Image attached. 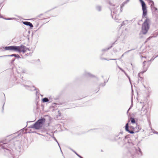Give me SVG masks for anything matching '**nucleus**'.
<instances>
[{"label":"nucleus","mask_w":158,"mask_h":158,"mask_svg":"<svg viewBox=\"0 0 158 158\" xmlns=\"http://www.w3.org/2000/svg\"><path fill=\"white\" fill-rule=\"evenodd\" d=\"M141 3L142 10L143 11V18L145 17L146 19L143 23L142 27V32L143 34H146L148 32L149 28L150 19L147 17V6L145 2L143 0H139Z\"/></svg>","instance_id":"f257e3e1"},{"label":"nucleus","mask_w":158,"mask_h":158,"mask_svg":"<svg viewBox=\"0 0 158 158\" xmlns=\"http://www.w3.org/2000/svg\"><path fill=\"white\" fill-rule=\"evenodd\" d=\"M45 119L42 118L37 121L33 126V128L36 129H39L43 126L44 123L45 121Z\"/></svg>","instance_id":"f03ea898"},{"label":"nucleus","mask_w":158,"mask_h":158,"mask_svg":"<svg viewBox=\"0 0 158 158\" xmlns=\"http://www.w3.org/2000/svg\"><path fill=\"white\" fill-rule=\"evenodd\" d=\"M128 123H127L126 124L125 126V130L127 131H128L131 134H133L135 132H137L139 131V127H137L135 128L132 126H130V129L128 128Z\"/></svg>","instance_id":"7ed1b4c3"},{"label":"nucleus","mask_w":158,"mask_h":158,"mask_svg":"<svg viewBox=\"0 0 158 158\" xmlns=\"http://www.w3.org/2000/svg\"><path fill=\"white\" fill-rule=\"evenodd\" d=\"M143 64V71L139 73V76L140 74H143L146 72L148 70V68L150 64L148 61L147 62L146 61H144Z\"/></svg>","instance_id":"20e7f679"},{"label":"nucleus","mask_w":158,"mask_h":158,"mask_svg":"<svg viewBox=\"0 0 158 158\" xmlns=\"http://www.w3.org/2000/svg\"><path fill=\"white\" fill-rule=\"evenodd\" d=\"M27 50L26 48L24 46L21 45L20 46H17V51L19 52H23L25 53Z\"/></svg>","instance_id":"39448f33"},{"label":"nucleus","mask_w":158,"mask_h":158,"mask_svg":"<svg viewBox=\"0 0 158 158\" xmlns=\"http://www.w3.org/2000/svg\"><path fill=\"white\" fill-rule=\"evenodd\" d=\"M5 50H11L17 51V46H11L5 47L4 48Z\"/></svg>","instance_id":"423d86ee"},{"label":"nucleus","mask_w":158,"mask_h":158,"mask_svg":"<svg viewBox=\"0 0 158 158\" xmlns=\"http://www.w3.org/2000/svg\"><path fill=\"white\" fill-rule=\"evenodd\" d=\"M48 12H46L44 15H39L38 16V17H40L41 16L43 15L44 17L42 19H46V18H48L50 17L49 16H47V15L48 14Z\"/></svg>","instance_id":"0eeeda50"},{"label":"nucleus","mask_w":158,"mask_h":158,"mask_svg":"<svg viewBox=\"0 0 158 158\" xmlns=\"http://www.w3.org/2000/svg\"><path fill=\"white\" fill-rule=\"evenodd\" d=\"M150 2L151 3V6L152 9L154 11H157V9L156 8L153 6L154 4L153 2L152 1H151Z\"/></svg>","instance_id":"6e6552de"},{"label":"nucleus","mask_w":158,"mask_h":158,"mask_svg":"<svg viewBox=\"0 0 158 158\" xmlns=\"http://www.w3.org/2000/svg\"><path fill=\"white\" fill-rule=\"evenodd\" d=\"M7 56H14L15 57H16L18 58H20V56L18 55H16V54H13L10 55H8Z\"/></svg>","instance_id":"1a4fd4ad"},{"label":"nucleus","mask_w":158,"mask_h":158,"mask_svg":"<svg viewBox=\"0 0 158 158\" xmlns=\"http://www.w3.org/2000/svg\"><path fill=\"white\" fill-rule=\"evenodd\" d=\"M130 121H131V122L132 123L134 124L135 123L136 121H135V118H133L131 117V118H130Z\"/></svg>","instance_id":"9d476101"},{"label":"nucleus","mask_w":158,"mask_h":158,"mask_svg":"<svg viewBox=\"0 0 158 158\" xmlns=\"http://www.w3.org/2000/svg\"><path fill=\"white\" fill-rule=\"evenodd\" d=\"M48 101H49L48 99L47 98H43L42 100V101L44 102H48Z\"/></svg>","instance_id":"9b49d317"},{"label":"nucleus","mask_w":158,"mask_h":158,"mask_svg":"<svg viewBox=\"0 0 158 158\" xmlns=\"http://www.w3.org/2000/svg\"><path fill=\"white\" fill-rule=\"evenodd\" d=\"M29 22H27V21H26V22H23V23L26 25H27V26H28L29 23Z\"/></svg>","instance_id":"f8f14e48"},{"label":"nucleus","mask_w":158,"mask_h":158,"mask_svg":"<svg viewBox=\"0 0 158 158\" xmlns=\"http://www.w3.org/2000/svg\"><path fill=\"white\" fill-rule=\"evenodd\" d=\"M28 26H29L31 27L32 28V27H33V25L32 24L30 23V22H29V23L28 25Z\"/></svg>","instance_id":"ddd939ff"}]
</instances>
